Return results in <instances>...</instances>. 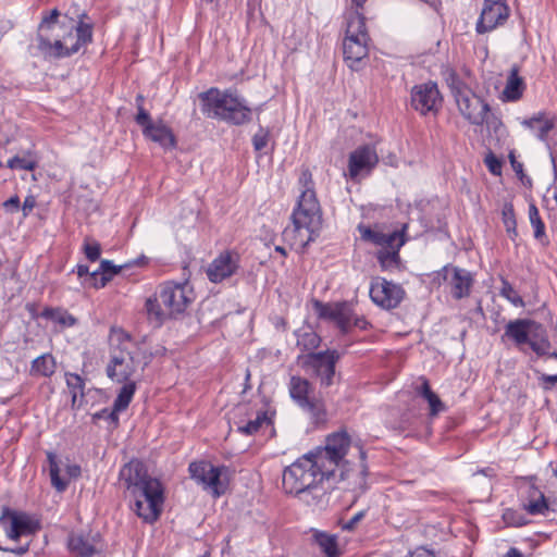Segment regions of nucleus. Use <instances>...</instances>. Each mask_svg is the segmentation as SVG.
<instances>
[{
    "instance_id": "obj_1",
    "label": "nucleus",
    "mask_w": 557,
    "mask_h": 557,
    "mask_svg": "<svg viewBox=\"0 0 557 557\" xmlns=\"http://www.w3.org/2000/svg\"><path fill=\"white\" fill-rule=\"evenodd\" d=\"M350 444L346 431L330 434L324 446L305 454L284 469V492L322 508L327 504V496L336 482L348 481L352 488H362L368 474L366 451L359 447L360 462L357 467H350L344 459Z\"/></svg>"
},
{
    "instance_id": "obj_2",
    "label": "nucleus",
    "mask_w": 557,
    "mask_h": 557,
    "mask_svg": "<svg viewBox=\"0 0 557 557\" xmlns=\"http://www.w3.org/2000/svg\"><path fill=\"white\" fill-rule=\"evenodd\" d=\"M119 482L134 499V510L145 522H154L164 503L160 481L148 474L143 461L132 459L119 472Z\"/></svg>"
},
{
    "instance_id": "obj_3",
    "label": "nucleus",
    "mask_w": 557,
    "mask_h": 557,
    "mask_svg": "<svg viewBox=\"0 0 557 557\" xmlns=\"http://www.w3.org/2000/svg\"><path fill=\"white\" fill-rule=\"evenodd\" d=\"M293 225L283 232L292 249L302 252L314 240L322 225V210L315 190L301 191L292 213Z\"/></svg>"
},
{
    "instance_id": "obj_4",
    "label": "nucleus",
    "mask_w": 557,
    "mask_h": 557,
    "mask_svg": "<svg viewBox=\"0 0 557 557\" xmlns=\"http://www.w3.org/2000/svg\"><path fill=\"white\" fill-rule=\"evenodd\" d=\"M140 348L123 330H113L110 358L106 368L108 377L117 383L133 382L137 370L144 371L147 362H140Z\"/></svg>"
},
{
    "instance_id": "obj_5",
    "label": "nucleus",
    "mask_w": 557,
    "mask_h": 557,
    "mask_svg": "<svg viewBox=\"0 0 557 557\" xmlns=\"http://www.w3.org/2000/svg\"><path fill=\"white\" fill-rule=\"evenodd\" d=\"M445 81L455 98L461 115L472 125L486 124L488 128L497 129L502 122L490 109L488 103L474 94L457 75L455 71L446 73Z\"/></svg>"
},
{
    "instance_id": "obj_6",
    "label": "nucleus",
    "mask_w": 557,
    "mask_h": 557,
    "mask_svg": "<svg viewBox=\"0 0 557 557\" xmlns=\"http://www.w3.org/2000/svg\"><path fill=\"white\" fill-rule=\"evenodd\" d=\"M60 12L53 9L49 14L42 17L39 25L38 33V47L44 52L54 58L70 57L79 51V49L92 41V26L91 24L79 22L76 27V41L75 44L67 46V37H71L74 26L70 27L67 36H63L62 39H55L51 42L49 30L55 25Z\"/></svg>"
},
{
    "instance_id": "obj_7",
    "label": "nucleus",
    "mask_w": 557,
    "mask_h": 557,
    "mask_svg": "<svg viewBox=\"0 0 557 557\" xmlns=\"http://www.w3.org/2000/svg\"><path fill=\"white\" fill-rule=\"evenodd\" d=\"M201 111L212 119H221L234 125L251 120V110L246 101L231 92H221L216 88L199 94Z\"/></svg>"
},
{
    "instance_id": "obj_8",
    "label": "nucleus",
    "mask_w": 557,
    "mask_h": 557,
    "mask_svg": "<svg viewBox=\"0 0 557 557\" xmlns=\"http://www.w3.org/2000/svg\"><path fill=\"white\" fill-rule=\"evenodd\" d=\"M345 18L346 36L343 41L344 59L350 69L357 70L369 53V35L366 28V18L363 14L358 11H347Z\"/></svg>"
},
{
    "instance_id": "obj_9",
    "label": "nucleus",
    "mask_w": 557,
    "mask_h": 557,
    "mask_svg": "<svg viewBox=\"0 0 557 557\" xmlns=\"http://www.w3.org/2000/svg\"><path fill=\"white\" fill-rule=\"evenodd\" d=\"M189 473L198 484L210 491L214 497L225 493L228 483V468L215 467L208 461H195L189 465Z\"/></svg>"
},
{
    "instance_id": "obj_10",
    "label": "nucleus",
    "mask_w": 557,
    "mask_h": 557,
    "mask_svg": "<svg viewBox=\"0 0 557 557\" xmlns=\"http://www.w3.org/2000/svg\"><path fill=\"white\" fill-rule=\"evenodd\" d=\"M159 298L171 318L177 317L195 301L196 295L189 282H165L159 287Z\"/></svg>"
},
{
    "instance_id": "obj_11",
    "label": "nucleus",
    "mask_w": 557,
    "mask_h": 557,
    "mask_svg": "<svg viewBox=\"0 0 557 557\" xmlns=\"http://www.w3.org/2000/svg\"><path fill=\"white\" fill-rule=\"evenodd\" d=\"M0 525L11 541L17 542L23 536H32L41 525L38 519L24 511L3 507L0 516Z\"/></svg>"
},
{
    "instance_id": "obj_12",
    "label": "nucleus",
    "mask_w": 557,
    "mask_h": 557,
    "mask_svg": "<svg viewBox=\"0 0 557 557\" xmlns=\"http://www.w3.org/2000/svg\"><path fill=\"white\" fill-rule=\"evenodd\" d=\"M339 357L341 356L337 350H326L299 356L298 360L305 370L311 371L320 379L321 386L329 387L333 384L335 364Z\"/></svg>"
},
{
    "instance_id": "obj_13",
    "label": "nucleus",
    "mask_w": 557,
    "mask_h": 557,
    "mask_svg": "<svg viewBox=\"0 0 557 557\" xmlns=\"http://www.w3.org/2000/svg\"><path fill=\"white\" fill-rule=\"evenodd\" d=\"M311 384L300 376H292L289 381L290 397L307 411L313 423H323L326 420V410L322 401L309 396Z\"/></svg>"
},
{
    "instance_id": "obj_14",
    "label": "nucleus",
    "mask_w": 557,
    "mask_h": 557,
    "mask_svg": "<svg viewBox=\"0 0 557 557\" xmlns=\"http://www.w3.org/2000/svg\"><path fill=\"white\" fill-rule=\"evenodd\" d=\"M314 308L320 318L334 322L343 333L348 332L354 325L361 326L364 321L355 317L352 308L347 302L323 304L314 302Z\"/></svg>"
},
{
    "instance_id": "obj_15",
    "label": "nucleus",
    "mask_w": 557,
    "mask_h": 557,
    "mask_svg": "<svg viewBox=\"0 0 557 557\" xmlns=\"http://www.w3.org/2000/svg\"><path fill=\"white\" fill-rule=\"evenodd\" d=\"M135 122L141 127L143 135L161 146L163 149H173L176 146V138L172 129L163 121L153 122L146 110L140 109L136 114Z\"/></svg>"
},
{
    "instance_id": "obj_16",
    "label": "nucleus",
    "mask_w": 557,
    "mask_h": 557,
    "mask_svg": "<svg viewBox=\"0 0 557 557\" xmlns=\"http://www.w3.org/2000/svg\"><path fill=\"white\" fill-rule=\"evenodd\" d=\"M369 294L376 306L389 310L399 306L405 296V290L394 282L375 277L371 282Z\"/></svg>"
},
{
    "instance_id": "obj_17",
    "label": "nucleus",
    "mask_w": 557,
    "mask_h": 557,
    "mask_svg": "<svg viewBox=\"0 0 557 557\" xmlns=\"http://www.w3.org/2000/svg\"><path fill=\"white\" fill-rule=\"evenodd\" d=\"M441 273L454 299L460 300L470 296L474 284V275L470 271L447 264L443 267Z\"/></svg>"
},
{
    "instance_id": "obj_18",
    "label": "nucleus",
    "mask_w": 557,
    "mask_h": 557,
    "mask_svg": "<svg viewBox=\"0 0 557 557\" xmlns=\"http://www.w3.org/2000/svg\"><path fill=\"white\" fill-rule=\"evenodd\" d=\"M442 104V97L437 85L425 83L417 85L411 90V106L421 114L436 112Z\"/></svg>"
},
{
    "instance_id": "obj_19",
    "label": "nucleus",
    "mask_w": 557,
    "mask_h": 557,
    "mask_svg": "<svg viewBox=\"0 0 557 557\" xmlns=\"http://www.w3.org/2000/svg\"><path fill=\"white\" fill-rule=\"evenodd\" d=\"M377 162L379 157L374 148L361 146L349 154L348 175L355 181L362 174H369Z\"/></svg>"
},
{
    "instance_id": "obj_20",
    "label": "nucleus",
    "mask_w": 557,
    "mask_h": 557,
    "mask_svg": "<svg viewBox=\"0 0 557 557\" xmlns=\"http://www.w3.org/2000/svg\"><path fill=\"white\" fill-rule=\"evenodd\" d=\"M509 16V8L504 2L484 3L480 18L476 23V32L484 34L503 25Z\"/></svg>"
},
{
    "instance_id": "obj_21",
    "label": "nucleus",
    "mask_w": 557,
    "mask_h": 557,
    "mask_svg": "<svg viewBox=\"0 0 557 557\" xmlns=\"http://www.w3.org/2000/svg\"><path fill=\"white\" fill-rule=\"evenodd\" d=\"M239 268V256L235 252L224 251L208 267L207 276L212 283H220L231 277Z\"/></svg>"
},
{
    "instance_id": "obj_22",
    "label": "nucleus",
    "mask_w": 557,
    "mask_h": 557,
    "mask_svg": "<svg viewBox=\"0 0 557 557\" xmlns=\"http://www.w3.org/2000/svg\"><path fill=\"white\" fill-rule=\"evenodd\" d=\"M361 239L383 248H400L405 244L403 231L384 233L380 227L358 226Z\"/></svg>"
},
{
    "instance_id": "obj_23",
    "label": "nucleus",
    "mask_w": 557,
    "mask_h": 557,
    "mask_svg": "<svg viewBox=\"0 0 557 557\" xmlns=\"http://www.w3.org/2000/svg\"><path fill=\"white\" fill-rule=\"evenodd\" d=\"M556 122V115H550L546 112H537L530 119L524 120L522 125L534 132L541 141L546 143L548 139V133L555 127Z\"/></svg>"
},
{
    "instance_id": "obj_24",
    "label": "nucleus",
    "mask_w": 557,
    "mask_h": 557,
    "mask_svg": "<svg viewBox=\"0 0 557 557\" xmlns=\"http://www.w3.org/2000/svg\"><path fill=\"white\" fill-rule=\"evenodd\" d=\"M524 89L525 84L523 78L519 76V67L513 65L503 90V99L506 101H517L522 97Z\"/></svg>"
},
{
    "instance_id": "obj_25",
    "label": "nucleus",
    "mask_w": 557,
    "mask_h": 557,
    "mask_svg": "<svg viewBox=\"0 0 557 557\" xmlns=\"http://www.w3.org/2000/svg\"><path fill=\"white\" fill-rule=\"evenodd\" d=\"M69 549L79 557H92L97 553L94 539L79 533H73L69 536Z\"/></svg>"
},
{
    "instance_id": "obj_26",
    "label": "nucleus",
    "mask_w": 557,
    "mask_h": 557,
    "mask_svg": "<svg viewBox=\"0 0 557 557\" xmlns=\"http://www.w3.org/2000/svg\"><path fill=\"white\" fill-rule=\"evenodd\" d=\"M533 324V321L525 319L510 321L506 325L505 336H508L511 339H513L518 346L527 344L530 341L529 331Z\"/></svg>"
},
{
    "instance_id": "obj_27",
    "label": "nucleus",
    "mask_w": 557,
    "mask_h": 557,
    "mask_svg": "<svg viewBox=\"0 0 557 557\" xmlns=\"http://www.w3.org/2000/svg\"><path fill=\"white\" fill-rule=\"evenodd\" d=\"M57 369L55 359L50 354H44L33 360L29 374L32 376L50 377Z\"/></svg>"
},
{
    "instance_id": "obj_28",
    "label": "nucleus",
    "mask_w": 557,
    "mask_h": 557,
    "mask_svg": "<svg viewBox=\"0 0 557 557\" xmlns=\"http://www.w3.org/2000/svg\"><path fill=\"white\" fill-rule=\"evenodd\" d=\"M295 335L297 337L296 345L301 351L312 352L321 343L320 336L309 326L299 329Z\"/></svg>"
},
{
    "instance_id": "obj_29",
    "label": "nucleus",
    "mask_w": 557,
    "mask_h": 557,
    "mask_svg": "<svg viewBox=\"0 0 557 557\" xmlns=\"http://www.w3.org/2000/svg\"><path fill=\"white\" fill-rule=\"evenodd\" d=\"M145 308L148 319L161 324L166 318H171L170 312L163 307L159 298V293L154 296L147 298Z\"/></svg>"
},
{
    "instance_id": "obj_30",
    "label": "nucleus",
    "mask_w": 557,
    "mask_h": 557,
    "mask_svg": "<svg viewBox=\"0 0 557 557\" xmlns=\"http://www.w3.org/2000/svg\"><path fill=\"white\" fill-rule=\"evenodd\" d=\"M38 164L37 157L28 150L24 156H15L8 161L7 166L11 170L33 171Z\"/></svg>"
},
{
    "instance_id": "obj_31",
    "label": "nucleus",
    "mask_w": 557,
    "mask_h": 557,
    "mask_svg": "<svg viewBox=\"0 0 557 557\" xmlns=\"http://www.w3.org/2000/svg\"><path fill=\"white\" fill-rule=\"evenodd\" d=\"M530 499L527 504H524V509L530 515H543L546 510H548V505L544 494L537 491L535 487H531Z\"/></svg>"
},
{
    "instance_id": "obj_32",
    "label": "nucleus",
    "mask_w": 557,
    "mask_h": 557,
    "mask_svg": "<svg viewBox=\"0 0 557 557\" xmlns=\"http://www.w3.org/2000/svg\"><path fill=\"white\" fill-rule=\"evenodd\" d=\"M419 394L428 401L430 406V412L432 416L437 414L444 409V405L440 397L431 389L429 381L422 380V384Z\"/></svg>"
},
{
    "instance_id": "obj_33",
    "label": "nucleus",
    "mask_w": 557,
    "mask_h": 557,
    "mask_svg": "<svg viewBox=\"0 0 557 557\" xmlns=\"http://www.w3.org/2000/svg\"><path fill=\"white\" fill-rule=\"evenodd\" d=\"M135 391H136L135 382L124 383V385L120 389V392L114 400V404H113V408L115 409L116 412H121L128 407V405L132 401V398L135 394Z\"/></svg>"
},
{
    "instance_id": "obj_34",
    "label": "nucleus",
    "mask_w": 557,
    "mask_h": 557,
    "mask_svg": "<svg viewBox=\"0 0 557 557\" xmlns=\"http://www.w3.org/2000/svg\"><path fill=\"white\" fill-rule=\"evenodd\" d=\"M269 421L267 412L258 411L255 419L249 420L246 424H240L237 426L239 433L246 435H252L257 433L260 428Z\"/></svg>"
},
{
    "instance_id": "obj_35",
    "label": "nucleus",
    "mask_w": 557,
    "mask_h": 557,
    "mask_svg": "<svg viewBox=\"0 0 557 557\" xmlns=\"http://www.w3.org/2000/svg\"><path fill=\"white\" fill-rule=\"evenodd\" d=\"M48 459L50 463V478L52 485L59 491L63 492L67 487V481L60 476V469L57 462V457L52 453H48Z\"/></svg>"
},
{
    "instance_id": "obj_36",
    "label": "nucleus",
    "mask_w": 557,
    "mask_h": 557,
    "mask_svg": "<svg viewBox=\"0 0 557 557\" xmlns=\"http://www.w3.org/2000/svg\"><path fill=\"white\" fill-rule=\"evenodd\" d=\"M315 540L322 552L327 557H336L338 555L337 541L335 536L325 533H319L315 536Z\"/></svg>"
},
{
    "instance_id": "obj_37",
    "label": "nucleus",
    "mask_w": 557,
    "mask_h": 557,
    "mask_svg": "<svg viewBox=\"0 0 557 557\" xmlns=\"http://www.w3.org/2000/svg\"><path fill=\"white\" fill-rule=\"evenodd\" d=\"M42 315L64 326H72L76 322L73 315L61 309H46Z\"/></svg>"
},
{
    "instance_id": "obj_38",
    "label": "nucleus",
    "mask_w": 557,
    "mask_h": 557,
    "mask_svg": "<svg viewBox=\"0 0 557 557\" xmlns=\"http://www.w3.org/2000/svg\"><path fill=\"white\" fill-rule=\"evenodd\" d=\"M66 385L72 394V405L74 406L77 399V395H84L85 382L81 375L75 373L66 374Z\"/></svg>"
},
{
    "instance_id": "obj_39",
    "label": "nucleus",
    "mask_w": 557,
    "mask_h": 557,
    "mask_svg": "<svg viewBox=\"0 0 557 557\" xmlns=\"http://www.w3.org/2000/svg\"><path fill=\"white\" fill-rule=\"evenodd\" d=\"M529 219L534 228V237L542 240L545 237V225L535 205H530L529 207Z\"/></svg>"
},
{
    "instance_id": "obj_40",
    "label": "nucleus",
    "mask_w": 557,
    "mask_h": 557,
    "mask_svg": "<svg viewBox=\"0 0 557 557\" xmlns=\"http://www.w3.org/2000/svg\"><path fill=\"white\" fill-rule=\"evenodd\" d=\"M110 281V276L104 275L100 270L90 272L87 277L82 281V284L86 287L101 288Z\"/></svg>"
},
{
    "instance_id": "obj_41",
    "label": "nucleus",
    "mask_w": 557,
    "mask_h": 557,
    "mask_svg": "<svg viewBox=\"0 0 557 557\" xmlns=\"http://www.w3.org/2000/svg\"><path fill=\"white\" fill-rule=\"evenodd\" d=\"M503 222L507 233L513 238L517 235V222L515 211L511 205H506L503 209Z\"/></svg>"
},
{
    "instance_id": "obj_42",
    "label": "nucleus",
    "mask_w": 557,
    "mask_h": 557,
    "mask_svg": "<svg viewBox=\"0 0 557 557\" xmlns=\"http://www.w3.org/2000/svg\"><path fill=\"white\" fill-rule=\"evenodd\" d=\"M83 251L89 261L95 262L100 257L101 246L97 240L86 237L83 245Z\"/></svg>"
},
{
    "instance_id": "obj_43",
    "label": "nucleus",
    "mask_w": 557,
    "mask_h": 557,
    "mask_svg": "<svg viewBox=\"0 0 557 557\" xmlns=\"http://www.w3.org/2000/svg\"><path fill=\"white\" fill-rule=\"evenodd\" d=\"M500 295L516 307L524 306L523 299L519 296L513 286L507 281H503Z\"/></svg>"
},
{
    "instance_id": "obj_44",
    "label": "nucleus",
    "mask_w": 557,
    "mask_h": 557,
    "mask_svg": "<svg viewBox=\"0 0 557 557\" xmlns=\"http://www.w3.org/2000/svg\"><path fill=\"white\" fill-rule=\"evenodd\" d=\"M400 248H383L377 252V260L383 268H387L396 263L399 258L398 251Z\"/></svg>"
},
{
    "instance_id": "obj_45",
    "label": "nucleus",
    "mask_w": 557,
    "mask_h": 557,
    "mask_svg": "<svg viewBox=\"0 0 557 557\" xmlns=\"http://www.w3.org/2000/svg\"><path fill=\"white\" fill-rule=\"evenodd\" d=\"M270 132L269 129L260 128L258 133L255 134L252 138L253 147L257 151L263 150L269 143Z\"/></svg>"
},
{
    "instance_id": "obj_46",
    "label": "nucleus",
    "mask_w": 557,
    "mask_h": 557,
    "mask_svg": "<svg viewBox=\"0 0 557 557\" xmlns=\"http://www.w3.org/2000/svg\"><path fill=\"white\" fill-rule=\"evenodd\" d=\"M485 165L487 166L488 171L494 175H500L502 174V161L493 153H488L485 157Z\"/></svg>"
},
{
    "instance_id": "obj_47",
    "label": "nucleus",
    "mask_w": 557,
    "mask_h": 557,
    "mask_svg": "<svg viewBox=\"0 0 557 557\" xmlns=\"http://www.w3.org/2000/svg\"><path fill=\"white\" fill-rule=\"evenodd\" d=\"M92 419L94 420H100V419L110 420L114 425H116L119 423L117 412L115 411L114 408L112 410L102 409L99 412H96L92 416Z\"/></svg>"
},
{
    "instance_id": "obj_48",
    "label": "nucleus",
    "mask_w": 557,
    "mask_h": 557,
    "mask_svg": "<svg viewBox=\"0 0 557 557\" xmlns=\"http://www.w3.org/2000/svg\"><path fill=\"white\" fill-rule=\"evenodd\" d=\"M299 184L302 187L301 191L314 190V188H313V181H312V174H311V172L308 169L302 170V172H301V174L299 176Z\"/></svg>"
},
{
    "instance_id": "obj_49",
    "label": "nucleus",
    "mask_w": 557,
    "mask_h": 557,
    "mask_svg": "<svg viewBox=\"0 0 557 557\" xmlns=\"http://www.w3.org/2000/svg\"><path fill=\"white\" fill-rule=\"evenodd\" d=\"M2 207L3 209L8 212V213H14V212H17L21 208V201H20V198L17 195H14L12 197H10L8 200H5L3 203H2Z\"/></svg>"
},
{
    "instance_id": "obj_50",
    "label": "nucleus",
    "mask_w": 557,
    "mask_h": 557,
    "mask_svg": "<svg viewBox=\"0 0 557 557\" xmlns=\"http://www.w3.org/2000/svg\"><path fill=\"white\" fill-rule=\"evenodd\" d=\"M37 201L36 197L34 195H28L22 206V212L23 216L26 218L29 215V213L33 211V209L36 207Z\"/></svg>"
},
{
    "instance_id": "obj_51",
    "label": "nucleus",
    "mask_w": 557,
    "mask_h": 557,
    "mask_svg": "<svg viewBox=\"0 0 557 557\" xmlns=\"http://www.w3.org/2000/svg\"><path fill=\"white\" fill-rule=\"evenodd\" d=\"M104 275L112 277V275L120 272V268H116L109 260H102L99 269Z\"/></svg>"
},
{
    "instance_id": "obj_52",
    "label": "nucleus",
    "mask_w": 557,
    "mask_h": 557,
    "mask_svg": "<svg viewBox=\"0 0 557 557\" xmlns=\"http://www.w3.org/2000/svg\"><path fill=\"white\" fill-rule=\"evenodd\" d=\"M509 160H510V164H511L512 170L515 171V173L522 181L523 176H524V174H523V164L516 159L513 152L509 153Z\"/></svg>"
},
{
    "instance_id": "obj_53",
    "label": "nucleus",
    "mask_w": 557,
    "mask_h": 557,
    "mask_svg": "<svg viewBox=\"0 0 557 557\" xmlns=\"http://www.w3.org/2000/svg\"><path fill=\"white\" fill-rule=\"evenodd\" d=\"M540 380L544 389H550L555 384H557V374H543Z\"/></svg>"
},
{
    "instance_id": "obj_54",
    "label": "nucleus",
    "mask_w": 557,
    "mask_h": 557,
    "mask_svg": "<svg viewBox=\"0 0 557 557\" xmlns=\"http://www.w3.org/2000/svg\"><path fill=\"white\" fill-rule=\"evenodd\" d=\"M364 517V512L363 511H359L357 512L349 521H347L344 525H343V530H346V531H351L355 529L356 524Z\"/></svg>"
},
{
    "instance_id": "obj_55",
    "label": "nucleus",
    "mask_w": 557,
    "mask_h": 557,
    "mask_svg": "<svg viewBox=\"0 0 557 557\" xmlns=\"http://www.w3.org/2000/svg\"><path fill=\"white\" fill-rule=\"evenodd\" d=\"M28 549H29V543L28 542L26 544H24V545L13 546V547H1L0 546V550L10 552V553H13V554H16V555H24L25 553L28 552Z\"/></svg>"
},
{
    "instance_id": "obj_56",
    "label": "nucleus",
    "mask_w": 557,
    "mask_h": 557,
    "mask_svg": "<svg viewBox=\"0 0 557 557\" xmlns=\"http://www.w3.org/2000/svg\"><path fill=\"white\" fill-rule=\"evenodd\" d=\"M527 344L530 345V347L532 348L533 351H535L537 355H544L545 354V347H546V343H539V342H535V341H529Z\"/></svg>"
},
{
    "instance_id": "obj_57",
    "label": "nucleus",
    "mask_w": 557,
    "mask_h": 557,
    "mask_svg": "<svg viewBox=\"0 0 557 557\" xmlns=\"http://www.w3.org/2000/svg\"><path fill=\"white\" fill-rule=\"evenodd\" d=\"M410 557H436L433 552L425 548L416 549Z\"/></svg>"
},
{
    "instance_id": "obj_58",
    "label": "nucleus",
    "mask_w": 557,
    "mask_h": 557,
    "mask_svg": "<svg viewBox=\"0 0 557 557\" xmlns=\"http://www.w3.org/2000/svg\"><path fill=\"white\" fill-rule=\"evenodd\" d=\"M512 516H513V512L510 511V510H507L504 515H503V518L505 520L506 523H511V524H517V525H521L523 524L522 521L520 520H517V521H512Z\"/></svg>"
},
{
    "instance_id": "obj_59",
    "label": "nucleus",
    "mask_w": 557,
    "mask_h": 557,
    "mask_svg": "<svg viewBox=\"0 0 557 557\" xmlns=\"http://www.w3.org/2000/svg\"><path fill=\"white\" fill-rule=\"evenodd\" d=\"M90 272H89V269L87 265H84V264H78L77 265V275L78 277H81L83 281L85 277H87V275H89Z\"/></svg>"
},
{
    "instance_id": "obj_60",
    "label": "nucleus",
    "mask_w": 557,
    "mask_h": 557,
    "mask_svg": "<svg viewBox=\"0 0 557 557\" xmlns=\"http://www.w3.org/2000/svg\"><path fill=\"white\" fill-rule=\"evenodd\" d=\"M144 100H145V97L143 95H140V94L137 95V97H136L137 114H140V109L145 110Z\"/></svg>"
},
{
    "instance_id": "obj_61",
    "label": "nucleus",
    "mask_w": 557,
    "mask_h": 557,
    "mask_svg": "<svg viewBox=\"0 0 557 557\" xmlns=\"http://www.w3.org/2000/svg\"><path fill=\"white\" fill-rule=\"evenodd\" d=\"M505 557H522V554L515 547H511Z\"/></svg>"
},
{
    "instance_id": "obj_62",
    "label": "nucleus",
    "mask_w": 557,
    "mask_h": 557,
    "mask_svg": "<svg viewBox=\"0 0 557 557\" xmlns=\"http://www.w3.org/2000/svg\"><path fill=\"white\" fill-rule=\"evenodd\" d=\"M352 1V4L356 5V10L355 11H358L359 12V8H361L363 5V3L366 2V0H351ZM350 11H354L352 9Z\"/></svg>"
},
{
    "instance_id": "obj_63",
    "label": "nucleus",
    "mask_w": 557,
    "mask_h": 557,
    "mask_svg": "<svg viewBox=\"0 0 557 557\" xmlns=\"http://www.w3.org/2000/svg\"><path fill=\"white\" fill-rule=\"evenodd\" d=\"M275 251L280 252L284 257L287 255L286 249L282 246H276Z\"/></svg>"
},
{
    "instance_id": "obj_64",
    "label": "nucleus",
    "mask_w": 557,
    "mask_h": 557,
    "mask_svg": "<svg viewBox=\"0 0 557 557\" xmlns=\"http://www.w3.org/2000/svg\"><path fill=\"white\" fill-rule=\"evenodd\" d=\"M81 472V469L79 467L75 466L73 468H71V474H78Z\"/></svg>"
}]
</instances>
